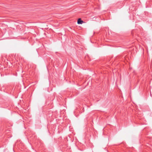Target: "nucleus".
Listing matches in <instances>:
<instances>
[{
	"label": "nucleus",
	"mask_w": 152,
	"mask_h": 152,
	"mask_svg": "<svg viewBox=\"0 0 152 152\" xmlns=\"http://www.w3.org/2000/svg\"><path fill=\"white\" fill-rule=\"evenodd\" d=\"M77 22L78 24H82L83 22L81 18H79L77 20Z\"/></svg>",
	"instance_id": "1"
}]
</instances>
